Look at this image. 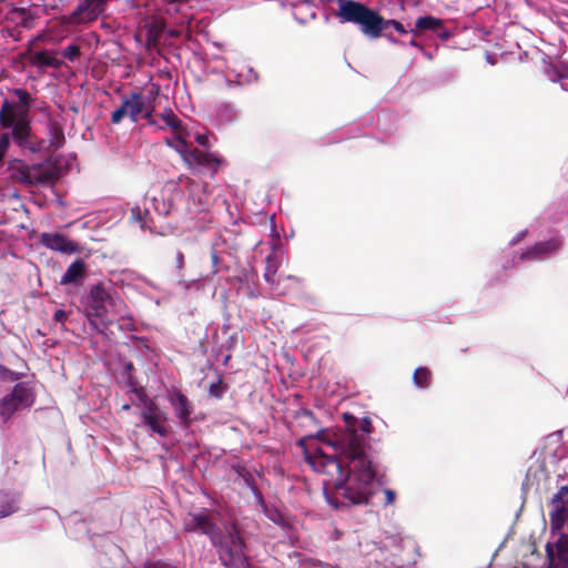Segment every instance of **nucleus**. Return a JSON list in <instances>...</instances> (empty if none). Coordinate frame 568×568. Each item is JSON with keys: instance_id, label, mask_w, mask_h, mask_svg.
I'll list each match as a JSON object with an SVG mask.
<instances>
[{"instance_id": "obj_21", "label": "nucleus", "mask_w": 568, "mask_h": 568, "mask_svg": "<svg viewBox=\"0 0 568 568\" xmlns=\"http://www.w3.org/2000/svg\"><path fill=\"white\" fill-rule=\"evenodd\" d=\"M48 139L54 150L61 149L65 143L63 126L58 121H50Z\"/></svg>"}, {"instance_id": "obj_28", "label": "nucleus", "mask_w": 568, "mask_h": 568, "mask_svg": "<svg viewBox=\"0 0 568 568\" xmlns=\"http://www.w3.org/2000/svg\"><path fill=\"white\" fill-rule=\"evenodd\" d=\"M233 469L235 470V473L242 477L244 479V481L247 484V485H252L253 484V476L252 474L242 465H235L233 467Z\"/></svg>"}, {"instance_id": "obj_11", "label": "nucleus", "mask_w": 568, "mask_h": 568, "mask_svg": "<svg viewBox=\"0 0 568 568\" xmlns=\"http://www.w3.org/2000/svg\"><path fill=\"white\" fill-rule=\"evenodd\" d=\"M550 527L560 531L568 521V485L561 486L549 501Z\"/></svg>"}, {"instance_id": "obj_34", "label": "nucleus", "mask_w": 568, "mask_h": 568, "mask_svg": "<svg viewBox=\"0 0 568 568\" xmlns=\"http://www.w3.org/2000/svg\"><path fill=\"white\" fill-rule=\"evenodd\" d=\"M0 372H1V373H7V374H8V376H9V378H10L11 381H18V379L20 378V375H19L18 373L12 372V371H10V369H7V368H6V367H3L2 365H0Z\"/></svg>"}, {"instance_id": "obj_14", "label": "nucleus", "mask_w": 568, "mask_h": 568, "mask_svg": "<svg viewBox=\"0 0 568 568\" xmlns=\"http://www.w3.org/2000/svg\"><path fill=\"white\" fill-rule=\"evenodd\" d=\"M40 242L45 247L61 253H80L82 247L60 233H42Z\"/></svg>"}, {"instance_id": "obj_35", "label": "nucleus", "mask_w": 568, "mask_h": 568, "mask_svg": "<svg viewBox=\"0 0 568 568\" xmlns=\"http://www.w3.org/2000/svg\"><path fill=\"white\" fill-rule=\"evenodd\" d=\"M132 215L136 216V219L139 220V222L141 224V227L144 229L145 222L141 219V212H140L139 207L132 209Z\"/></svg>"}, {"instance_id": "obj_39", "label": "nucleus", "mask_w": 568, "mask_h": 568, "mask_svg": "<svg viewBox=\"0 0 568 568\" xmlns=\"http://www.w3.org/2000/svg\"><path fill=\"white\" fill-rule=\"evenodd\" d=\"M156 37H158V33H153V30H152V29H151V30H149V40H151V39H152V40H154V41H155V40H156Z\"/></svg>"}, {"instance_id": "obj_6", "label": "nucleus", "mask_w": 568, "mask_h": 568, "mask_svg": "<svg viewBox=\"0 0 568 568\" xmlns=\"http://www.w3.org/2000/svg\"><path fill=\"white\" fill-rule=\"evenodd\" d=\"M8 171L11 181L26 186L54 183L58 179L55 169L43 163L28 165L21 160H13L10 162Z\"/></svg>"}, {"instance_id": "obj_3", "label": "nucleus", "mask_w": 568, "mask_h": 568, "mask_svg": "<svg viewBox=\"0 0 568 568\" xmlns=\"http://www.w3.org/2000/svg\"><path fill=\"white\" fill-rule=\"evenodd\" d=\"M19 102L4 101L0 109V126L11 130L12 141L22 150L31 153L39 152L42 141L32 133L29 109L31 97L23 89H16Z\"/></svg>"}, {"instance_id": "obj_41", "label": "nucleus", "mask_w": 568, "mask_h": 568, "mask_svg": "<svg viewBox=\"0 0 568 568\" xmlns=\"http://www.w3.org/2000/svg\"><path fill=\"white\" fill-rule=\"evenodd\" d=\"M182 192L181 191H176L174 194H173V197L174 199H178V197H182Z\"/></svg>"}, {"instance_id": "obj_13", "label": "nucleus", "mask_w": 568, "mask_h": 568, "mask_svg": "<svg viewBox=\"0 0 568 568\" xmlns=\"http://www.w3.org/2000/svg\"><path fill=\"white\" fill-rule=\"evenodd\" d=\"M185 187L189 193V199L185 209L190 212H201L206 210L209 205V195L205 193L197 182L190 178H184Z\"/></svg>"}, {"instance_id": "obj_1", "label": "nucleus", "mask_w": 568, "mask_h": 568, "mask_svg": "<svg viewBox=\"0 0 568 568\" xmlns=\"http://www.w3.org/2000/svg\"><path fill=\"white\" fill-rule=\"evenodd\" d=\"M345 429L333 434L327 444L338 456H329L321 448L305 452L311 467L332 478L337 494L349 505H367L373 497V480L376 471L367 454V436L373 426L368 417L358 419L344 414Z\"/></svg>"}, {"instance_id": "obj_44", "label": "nucleus", "mask_w": 568, "mask_h": 568, "mask_svg": "<svg viewBox=\"0 0 568 568\" xmlns=\"http://www.w3.org/2000/svg\"><path fill=\"white\" fill-rule=\"evenodd\" d=\"M7 0H0V3L6 2Z\"/></svg>"}, {"instance_id": "obj_8", "label": "nucleus", "mask_w": 568, "mask_h": 568, "mask_svg": "<svg viewBox=\"0 0 568 568\" xmlns=\"http://www.w3.org/2000/svg\"><path fill=\"white\" fill-rule=\"evenodd\" d=\"M138 394L140 400L143 404V409L140 413L141 422L144 426H146L151 432L158 434L161 437L168 435V428L164 423L166 422V416L164 412L159 407V405L149 399L145 395L144 390L134 389Z\"/></svg>"}, {"instance_id": "obj_12", "label": "nucleus", "mask_w": 568, "mask_h": 568, "mask_svg": "<svg viewBox=\"0 0 568 568\" xmlns=\"http://www.w3.org/2000/svg\"><path fill=\"white\" fill-rule=\"evenodd\" d=\"M548 568H568V535L560 532L555 541L546 545Z\"/></svg>"}, {"instance_id": "obj_43", "label": "nucleus", "mask_w": 568, "mask_h": 568, "mask_svg": "<svg viewBox=\"0 0 568 568\" xmlns=\"http://www.w3.org/2000/svg\"><path fill=\"white\" fill-rule=\"evenodd\" d=\"M130 407H131V406H130L129 404H124V405L122 406V409H123V410H129V409H130Z\"/></svg>"}, {"instance_id": "obj_31", "label": "nucleus", "mask_w": 568, "mask_h": 568, "mask_svg": "<svg viewBox=\"0 0 568 568\" xmlns=\"http://www.w3.org/2000/svg\"><path fill=\"white\" fill-rule=\"evenodd\" d=\"M53 320L63 324L67 320V313L63 310H57L53 314Z\"/></svg>"}, {"instance_id": "obj_29", "label": "nucleus", "mask_w": 568, "mask_h": 568, "mask_svg": "<svg viewBox=\"0 0 568 568\" xmlns=\"http://www.w3.org/2000/svg\"><path fill=\"white\" fill-rule=\"evenodd\" d=\"M224 386L222 384V381L219 379L216 383H212L210 385L209 393L212 397L221 398L224 394Z\"/></svg>"}, {"instance_id": "obj_22", "label": "nucleus", "mask_w": 568, "mask_h": 568, "mask_svg": "<svg viewBox=\"0 0 568 568\" xmlns=\"http://www.w3.org/2000/svg\"><path fill=\"white\" fill-rule=\"evenodd\" d=\"M443 26L440 19H437L433 16L420 17L416 20L415 29H412L410 32L417 34L420 31L432 30L436 31Z\"/></svg>"}, {"instance_id": "obj_32", "label": "nucleus", "mask_w": 568, "mask_h": 568, "mask_svg": "<svg viewBox=\"0 0 568 568\" xmlns=\"http://www.w3.org/2000/svg\"><path fill=\"white\" fill-rule=\"evenodd\" d=\"M384 494H385V505L393 504L395 500V491H393L392 489H385Z\"/></svg>"}, {"instance_id": "obj_24", "label": "nucleus", "mask_w": 568, "mask_h": 568, "mask_svg": "<svg viewBox=\"0 0 568 568\" xmlns=\"http://www.w3.org/2000/svg\"><path fill=\"white\" fill-rule=\"evenodd\" d=\"M413 382L419 388H427L432 382V372L428 367H417L413 374Z\"/></svg>"}, {"instance_id": "obj_18", "label": "nucleus", "mask_w": 568, "mask_h": 568, "mask_svg": "<svg viewBox=\"0 0 568 568\" xmlns=\"http://www.w3.org/2000/svg\"><path fill=\"white\" fill-rule=\"evenodd\" d=\"M109 0H85L73 12L72 18L79 22L92 21L104 10Z\"/></svg>"}, {"instance_id": "obj_33", "label": "nucleus", "mask_w": 568, "mask_h": 568, "mask_svg": "<svg viewBox=\"0 0 568 568\" xmlns=\"http://www.w3.org/2000/svg\"><path fill=\"white\" fill-rule=\"evenodd\" d=\"M195 141H196L200 145H202V146H204V148H209V146H210L209 138H207L206 135H204V134H197V135L195 136Z\"/></svg>"}, {"instance_id": "obj_25", "label": "nucleus", "mask_w": 568, "mask_h": 568, "mask_svg": "<svg viewBox=\"0 0 568 568\" xmlns=\"http://www.w3.org/2000/svg\"><path fill=\"white\" fill-rule=\"evenodd\" d=\"M11 13L21 27L26 29H31L33 27L34 16L30 10L26 8H14Z\"/></svg>"}, {"instance_id": "obj_9", "label": "nucleus", "mask_w": 568, "mask_h": 568, "mask_svg": "<svg viewBox=\"0 0 568 568\" xmlns=\"http://www.w3.org/2000/svg\"><path fill=\"white\" fill-rule=\"evenodd\" d=\"M166 144L173 148L190 168L197 165L216 171L221 164V160L217 155L196 148H191L187 141L182 142V144H174L170 140H166Z\"/></svg>"}, {"instance_id": "obj_16", "label": "nucleus", "mask_w": 568, "mask_h": 568, "mask_svg": "<svg viewBox=\"0 0 568 568\" xmlns=\"http://www.w3.org/2000/svg\"><path fill=\"white\" fill-rule=\"evenodd\" d=\"M169 402L181 423L189 426L191 423L190 416L193 412V405L189 398L181 390L175 389L169 395Z\"/></svg>"}, {"instance_id": "obj_10", "label": "nucleus", "mask_w": 568, "mask_h": 568, "mask_svg": "<svg viewBox=\"0 0 568 568\" xmlns=\"http://www.w3.org/2000/svg\"><path fill=\"white\" fill-rule=\"evenodd\" d=\"M111 301L110 294L105 291L102 283H98L90 288L88 296L85 297V312L89 318L90 325L98 329V324L94 318H103L106 315V303Z\"/></svg>"}, {"instance_id": "obj_2", "label": "nucleus", "mask_w": 568, "mask_h": 568, "mask_svg": "<svg viewBox=\"0 0 568 568\" xmlns=\"http://www.w3.org/2000/svg\"><path fill=\"white\" fill-rule=\"evenodd\" d=\"M183 529L187 532L199 531L206 535L217 549L219 558L225 568H251L244 554L245 541L235 523L220 527L215 516L206 509L190 513L183 520Z\"/></svg>"}, {"instance_id": "obj_40", "label": "nucleus", "mask_w": 568, "mask_h": 568, "mask_svg": "<svg viewBox=\"0 0 568 568\" xmlns=\"http://www.w3.org/2000/svg\"><path fill=\"white\" fill-rule=\"evenodd\" d=\"M125 369H126L128 372H131V371L133 369V364H132V363H128V364L125 365Z\"/></svg>"}, {"instance_id": "obj_36", "label": "nucleus", "mask_w": 568, "mask_h": 568, "mask_svg": "<svg viewBox=\"0 0 568 568\" xmlns=\"http://www.w3.org/2000/svg\"><path fill=\"white\" fill-rule=\"evenodd\" d=\"M274 274H275V270H272L270 266L267 267L265 274H264V277L267 282H273L274 281Z\"/></svg>"}, {"instance_id": "obj_7", "label": "nucleus", "mask_w": 568, "mask_h": 568, "mask_svg": "<svg viewBox=\"0 0 568 568\" xmlns=\"http://www.w3.org/2000/svg\"><path fill=\"white\" fill-rule=\"evenodd\" d=\"M33 402V394L27 384H16L12 392L0 400V419L2 423L9 422L16 412L30 407Z\"/></svg>"}, {"instance_id": "obj_5", "label": "nucleus", "mask_w": 568, "mask_h": 568, "mask_svg": "<svg viewBox=\"0 0 568 568\" xmlns=\"http://www.w3.org/2000/svg\"><path fill=\"white\" fill-rule=\"evenodd\" d=\"M160 87L152 85L148 93L134 90L124 94L121 99V105L111 113V123L119 124L125 116L136 123L142 118H150L154 113V102L159 95Z\"/></svg>"}, {"instance_id": "obj_15", "label": "nucleus", "mask_w": 568, "mask_h": 568, "mask_svg": "<svg viewBox=\"0 0 568 568\" xmlns=\"http://www.w3.org/2000/svg\"><path fill=\"white\" fill-rule=\"evenodd\" d=\"M561 244V240L557 237L535 243L532 246L528 247L525 252L521 253L520 258L523 261L540 260L558 251Z\"/></svg>"}, {"instance_id": "obj_30", "label": "nucleus", "mask_w": 568, "mask_h": 568, "mask_svg": "<svg viewBox=\"0 0 568 568\" xmlns=\"http://www.w3.org/2000/svg\"><path fill=\"white\" fill-rule=\"evenodd\" d=\"M211 263H212V273L217 274L220 271V268H219L220 257L215 250L211 251Z\"/></svg>"}, {"instance_id": "obj_20", "label": "nucleus", "mask_w": 568, "mask_h": 568, "mask_svg": "<svg viewBox=\"0 0 568 568\" xmlns=\"http://www.w3.org/2000/svg\"><path fill=\"white\" fill-rule=\"evenodd\" d=\"M17 495L0 490V518L8 517L18 510Z\"/></svg>"}, {"instance_id": "obj_38", "label": "nucleus", "mask_w": 568, "mask_h": 568, "mask_svg": "<svg viewBox=\"0 0 568 568\" xmlns=\"http://www.w3.org/2000/svg\"><path fill=\"white\" fill-rule=\"evenodd\" d=\"M148 121V124L151 126H159L158 122L153 119V113L150 114V118H144Z\"/></svg>"}, {"instance_id": "obj_4", "label": "nucleus", "mask_w": 568, "mask_h": 568, "mask_svg": "<svg viewBox=\"0 0 568 568\" xmlns=\"http://www.w3.org/2000/svg\"><path fill=\"white\" fill-rule=\"evenodd\" d=\"M335 17L342 23H353L359 27L363 34L372 39L382 36L390 39L389 28L399 34H407L408 30L395 19L386 20L378 12L356 0H337Z\"/></svg>"}, {"instance_id": "obj_19", "label": "nucleus", "mask_w": 568, "mask_h": 568, "mask_svg": "<svg viewBox=\"0 0 568 568\" xmlns=\"http://www.w3.org/2000/svg\"><path fill=\"white\" fill-rule=\"evenodd\" d=\"M161 119L164 121V125H159V130H165L170 128L175 136L176 143L182 144L186 141L187 131L184 128L182 121L174 114L172 110H166L161 114Z\"/></svg>"}, {"instance_id": "obj_23", "label": "nucleus", "mask_w": 568, "mask_h": 568, "mask_svg": "<svg viewBox=\"0 0 568 568\" xmlns=\"http://www.w3.org/2000/svg\"><path fill=\"white\" fill-rule=\"evenodd\" d=\"M31 64L36 67H52L59 68L61 65L60 60L50 55L47 51L34 52L31 57Z\"/></svg>"}, {"instance_id": "obj_26", "label": "nucleus", "mask_w": 568, "mask_h": 568, "mask_svg": "<svg viewBox=\"0 0 568 568\" xmlns=\"http://www.w3.org/2000/svg\"><path fill=\"white\" fill-rule=\"evenodd\" d=\"M11 131L4 132L0 134V164L3 161L4 155L7 154L9 146L11 144Z\"/></svg>"}, {"instance_id": "obj_37", "label": "nucleus", "mask_w": 568, "mask_h": 568, "mask_svg": "<svg viewBox=\"0 0 568 568\" xmlns=\"http://www.w3.org/2000/svg\"><path fill=\"white\" fill-rule=\"evenodd\" d=\"M176 264L179 268H182L184 265V254L181 251L176 253Z\"/></svg>"}, {"instance_id": "obj_45", "label": "nucleus", "mask_w": 568, "mask_h": 568, "mask_svg": "<svg viewBox=\"0 0 568 568\" xmlns=\"http://www.w3.org/2000/svg\"><path fill=\"white\" fill-rule=\"evenodd\" d=\"M163 568H169L166 565H163Z\"/></svg>"}, {"instance_id": "obj_27", "label": "nucleus", "mask_w": 568, "mask_h": 568, "mask_svg": "<svg viewBox=\"0 0 568 568\" xmlns=\"http://www.w3.org/2000/svg\"><path fill=\"white\" fill-rule=\"evenodd\" d=\"M61 54L69 61H75L81 55V50L79 45L70 44L62 50Z\"/></svg>"}, {"instance_id": "obj_17", "label": "nucleus", "mask_w": 568, "mask_h": 568, "mask_svg": "<svg viewBox=\"0 0 568 568\" xmlns=\"http://www.w3.org/2000/svg\"><path fill=\"white\" fill-rule=\"evenodd\" d=\"M88 277V267L82 258H77L67 268L65 273L61 276V285H82Z\"/></svg>"}, {"instance_id": "obj_42", "label": "nucleus", "mask_w": 568, "mask_h": 568, "mask_svg": "<svg viewBox=\"0 0 568 568\" xmlns=\"http://www.w3.org/2000/svg\"><path fill=\"white\" fill-rule=\"evenodd\" d=\"M409 44L413 47H418V43L414 39L409 41Z\"/></svg>"}]
</instances>
